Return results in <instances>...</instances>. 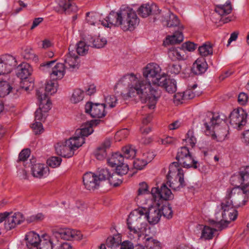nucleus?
<instances>
[{"label":"nucleus","instance_id":"nucleus-1","mask_svg":"<svg viewBox=\"0 0 249 249\" xmlns=\"http://www.w3.org/2000/svg\"><path fill=\"white\" fill-rule=\"evenodd\" d=\"M160 67L156 63H149L143 69L142 79H138L134 74L124 76L118 82L117 85H127V93L124 95V99L134 98L147 103L149 109L155 108L160 92L158 90V85L161 80L164 73H161Z\"/></svg>","mask_w":249,"mask_h":249},{"label":"nucleus","instance_id":"nucleus-2","mask_svg":"<svg viewBox=\"0 0 249 249\" xmlns=\"http://www.w3.org/2000/svg\"><path fill=\"white\" fill-rule=\"evenodd\" d=\"M204 121L206 135L211 136L212 139L217 141L221 142L225 139L227 134L226 129L219 127L221 124H225V123L219 115L209 113Z\"/></svg>","mask_w":249,"mask_h":249},{"label":"nucleus","instance_id":"nucleus-3","mask_svg":"<svg viewBox=\"0 0 249 249\" xmlns=\"http://www.w3.org/2000/svg\"><path fill=\"white\" fill-rule=\"evenodd\" d=\"M227 195L221 204L223 211L234 209L246 204L249 197V190L238 191V188L228 189Z\"/></svg>","mask_w":249,"mask_h":249},{"label":"nucleus","instance_id":"nucleus-4","mask_svg":"<svg viewBox=\"0 0 249 249\" xmlns=\"http://www.w3.org/2000/svg\"><path fill=\"white\" fill-rule=\"evenodd\" d=\"M147 211L148 209L143 207L139 208L135 211V212L139 214L140 216L134 220L132 218V213H131L127 219V224L130 232L138 239L142 237V235L144 234L146 231L147 224L142 222L141 216L144 215V218L146 219Z\"/></svg>","mask_w":249,"mask_h":249},{"label":"nucleus","instance_id":"nucleus-5","mask_svg":"<svg viewBox=\"0 0 249 249\" xmlns=\"http://www.w3.org/2000/svg\"><path fill=\"white\" fill-rule=\"evenodd\" d=\"M120 26L124 31H133L139 23L137 15L131 8L122 6L119 10Z\"/></svg>","mask_w":249,"mask_h":249},{"label":"nucleus","instance_id":"nucleus-6","mask_svg":"<svg viewBox=\"0 0 249 249\" xmlns=\"http://www.w3.org/2000/svg\"><path fill=\"white\" fill-rule=\"evenodd\" d=\"M176 159L178 161L172 162L170 165V169L179 168V165L185 168L197 169L199 167V163L193 158L186 146L178 149Z\"/></svg>","mask_w":249,"mask_h":249},{"label":"nucleus","instance_id":"nucleus-7","mask_svg":"<svg viewBox=\"0 0 249 249\" xmlns=\"http://www.w3.org/2000/svg\"><path fill=\"white\" fill-rule=\"evenodd\" d=\"M84 143L82 138L71 137L64 142L57 143L55 146L56 153L64 158H70L74 151Z\"/></svg>","mask_w":249,"mask_h":249},{"label":"nucleus","instance_id":"nucleus-8","mask_svg":"<svg viewBox=\"0 0 249 249\" xmlns=\"http://www.w3.org/2000/svg\"><path fill=\"white\" fill-rule=\"evenodd\" d=\"M167 179L166 183L175 191H178L186 185L184 180V171L182 168L172 169L169 166Z\"/></svg>","mask_w":249,"mask_h":249},{"label":"nucleus","instance_id":"nucleus-9","mask_svg":"<svg viewBox=\"0 0 249 249\" xmlns=\"http://www.w3.org/2000/svg\"><path fill=\"white\" fill-rule=\"evenodd\" d=\"M122 151L123 155L119 152H116L112 154L111 157L108 159V163L110 166L117 167L124 162V158L127 159L133 158L136 154V150L132 145L124 147L122 148Z\"/></svg>","mask_w":249,"mask_h":249},{"label":"nucleus","instance_id":"nucleus-10","mask_svg":"<svg viewBox=\"0 0 249 249\" xmlns=\"http://www.w3.org/2000/svg\"><path fill=\"white\" fill-rule=\"evenodd\" d=\"M50 237L47 234H43L41 238L39 235L34 231H30L28 232L25 236L26 241V245L28 248L32 249H48L49 248V243L45 239L46 237L45 236Z\"/></svg>","mask_w":249,"mask_h":249},{"label":"nucleus","instance_id":"nucleus-11","mask_svg":"<svg viewBox=\"0 0 249 249\" xmlns=\"http://www.w3.org/2000/svg\"><path fill=\"white\" fill-rule=\"evenodd\" d=\"M42 89L36 90V95L39 102V108L35 113V120L43 121L45 119L46 113L51 109V103L50 100L47 99L46 95H43V99L42 97Z\"/></svg>","mask_w":249,"mask_h":249},{"label":"nucleus","instance_id":"nucleus-12","mask_svg":"<svg viewBox=\"0 0 249 249\" xmlns=\"http://www.w3.org/2000/svg\"><path fill=\"white\" fill-rule=\"evenodd\" d=\"M222 216L223 219L220 221H215L213 219L209 220L210 224L211 226H214L220 231L226 228L231 221H234L236 219L237 211L235 208L229 210H225L222 213Z\"/></svg>","mask_w":249,"mask_h":249},{"label":"nucleus","instance_id":"nucleus-13","mask_svg":"<svg viewBox=\"0 0 249 249\" xmlns=\"http://www.w3.org/2000/svg\"><path fill=\"white\" fill-rule=\"evenodd\" d=\"M53 235L64 240H80L82 234L80 231L72 230L68 228H54L52 230Z\"/></svg>","mask_w":249,"mask_h":249},{"label":"nucleus","instance_id":"nucleus-14","mask_svg":"<svg viewBox=\"0 0 249 249\" xmlns=\"http://www.w3.org/2000/svg\"><path fill=\"white\" fill-rule=\"evenodd\" d=\"M164 26L168 27H176L179 25V21L177 16L172 13L169 10H160V15L156 17Z\"/></svg>","mask_w":249,"mask_h":249},{"label":"nucleus","instance_id":"nucleus-15","mask_svg":"<svg viewBox=\"0 0 249 249\" xmlns=\"http://www.w3.org/2000/svg\"><path fill=\"white\" fill-rule=\"evenodd\" d=\"M151 194L155 201L157 199L169 200L174 198V195L165 183L162 184L160 189L158 187L152 188Z\"/></svg>","mask_w":249,"mask_h":249},{"label":"nucleus","instance_id":"nucleus-16","mask_svg":"<svg viewBox=\"0 0 249 249\" xmlns=\"http://www.w3.org/2000/svg\"><path fill=\"white\" fill-rule=\"evenodd\" d=\"M17 65V61L14 57L5 54L0 57V75L9 73Z\"/></svg>","mask_w":249,"mask_h":249},{"label":"nucleus","instance_id":"nucleus-17","mask_svg":"<svg viewBox=\"0 0 249 249\" xmlns=\"http://www.w3.org/2000/svg\"><path fill=\"white\" fill-rule=\"evenodd\" d=\"M85 111L89 113L93 118H101L106 114L105 105L104 104L88 102L85 105Z\"/></svg>","mask_w":249,"mask_h":249},{"label":"nucleus","instance_id":"nucleus-18","mask_svg":"<svg viewBox=\"0 0 249 249\" xmlns=\"http://www.w3.org/2000/svg\"><path fill=\"white\" fill-rule=\"evenodd\" d=\"M247 118V113L243 109H234L230 114V124L240 127L246 124Z\"/></svg>","mask_w":249,"mask_h":249},{"label":"nucleus","instance_id":"nucleus-19","mask_svg":"<svg viewBox=\"0 0 249 249\" xmlns=\"http://www.w3.org/2000/svg\"><path fill=\"white\" fill-rule=\"evenodd\" d=\"M7 218L4 222V228L6 230H10L15 228L17 225L22 223L25 218L20 213H6Z\"/></svg>","mask_w":249,"mask_h":249},{"label":"nucleus","instance_id":"nucleus-20","mask_svg":"<svg viewBox=\"0 0 249 249\" xmlns=\"http://www.w3.org/2000/svg\"><path fill=\"white\" fill-rule=\"evenodd\" d=\"M71 46L69 48V53L65 56L64 65L66 70L72 71L78 68L79 63L78 62V56L73 52Z\"/></svg>","mask_w":249,"mask_h":249},{"label":"nucleus","instance_id":"nucleus-21","mask_svg":"<svg viewBox=\"0 0 249 249\" xmlns=\"http://www.w3.org/2000/svg\"><path fill=\"white\" fill-rule=\"evenodd\" d=\"M83 181L85 188L89 190H94L98 189L100 183L94 173L87 172L83 177Z\"/></svg>","mask_w":249,"mask_h":249},{"label":"nucleus","instance_id":"nucleus-22","mask_svg":"<svg viewBox=\"0 0 249 249\" xmlns=\"http://www.w3.org/2000/svg\"><path fill=\"white\" fill-rule=\"evenodd\" d=\"M138 14L142 18H146L151 14L159 15L160 11L158 6L155 3L142 4L137 10ZM158 16H157V17Z\"/></svg>","mask_w":249,"mask_h":249},{"label":"nucleus","instance_id":"nucleus-23","mask_svg":"<svg viewBox=\"0 0 249 249\" xmlns=\"http://www.w3.org/2000/svg\"><path fill=\"white\" fill-rule=\"evenodd\" d=\"M99 120H92L90 123H88L82 126L80 129H78L76 130L75 135L73 137L82 138L85 142V137H88L93 132L92 126L97 125Z\"/></svg>","mask_w":249,"mask_h":249},{"label":"nucleus","instance_id":"nucleus-24","mask_svg":"<svg viewBox=\"0 0 249 249\" xmlns=\"http://www.w3.org/2000/svg\"><path fill=\"white\" fill-rule=\"evenodd\" d=\"M161 216V209L159 207L151 206L148 209L146 219L150 224L155 225L158 223Z\"/></svg>","mask_w":249,"mask_h":249},{"label":"nucleus","instance_id":"nucleus-25","mask_svg":"<svg viewBox=\"0 0 249 249\" xmlns=\"http://www.w3.org/2000/svg\"><path fill=\"white\" fill-rule=\"evenodd\" d=\"M30 161L32 175L34 177L41 178L47 174L48 168L45 164L39 163L35 164L34 159L31 160Z\"/></svg>","mask_w":249,"mask_h":249},{"label":"nucleus","instance_id":"nucleus-26","mask_svg":"<svg viewBox=\"0 0 249 249\" xmlns=\"http://www.w3.org/2000/svg\"><path fill=\"white\" fill-rule=\"evenodd\" d=\"M119 10L118 12H111L108 16L102 20V25L105 27L110 28L112 26H120Z\"/></svg>","mask_w":249,"mask_h":249},{"label":"nucleus","instance_id":"nucleus-27","mask_svg":"<svg viewBox=\"0 0 249 249\" xmlns=\"http://www.w3.org/2000/svg\"><path fill=\"white\" fill-rule=\"evenodd\" d=\"M159 86L164 88L170 93H173L177 90L176 81L174 79H167L166 74L161 77V80L158 85V87Z\"/></svg>","mask_w":249,"mask_h":249},{"label":"nucleus","instance_id":"nucleus-28","mask_svg":"<svg viewBox=\"0 0 249 249\" xmlns=\"http://www.w3.org/2000/svg\"><path fill=\"white\" fill-rule=\"evenodd\" d=\"M46 243H49V248L51 249H74L71 244L65 242H60L56 239L50 238L47 236H45Z\"/></svg>","mask_w":249,"mask_h":249},{"label":"nucleus","instance_id":"nucleus-29","mask_svg":"<svg viewBox=\"0 0 249 249\" xmlns=\"http://www.w3.org/2000/svg\"><path fill=\"white\" fill-rule=\"evenodd\" d=\"M208 69V64L205 58H198L193 65L192 71L196 75H200L204 73Z\"/></svg>","mask_w":249,"mask_h":249},{"label":"nucleus","instance_id":"nucleus-30","mask_svg":"<svg viewBox=\"0 0 249 249\" xmlns=\"http://www.w3.org/2000/svg\"><path fill=\"white\" fill-rule=\"evenodd\" d=\"M66 70L63 63H57L50 72L51 78L53 80L61 79L65 75Z\"/></svg>","mask_w":249,"mask_h":249},{"label":"nucleus","instance_id":"nucleus-31","mask_svg":"<svg viewBox=\"0 0 249 249\" xmlns=\"http://www.w3.org/2000/svg\"><path fill=\"white\" fill-rule=\"evenodd\" d=\"M56 80H50L46 83L45 85V92H44V89L43 88H39L37 89V90H39L40 89H42L43 91L42 93V97L43 98V95H46L47 99L49 100L48 98V95H52L55 93L56 92L57 90V88H58V83L56 81Z\"/></svg>","mask_w":249,"mask_h":249},{"label":"nucleus","instance_id":"nucleus-32","mask_svg":"<svg viewBox=\"0 0 249 249\" xmlns=\"http://www.w3.org/2000/svg\"><path fill=\"white\" fill-rule=\"evenodd\" d=\"M31 72L30 66L27 63H23L18 67L16 74L20 79H26L30 75Z\"/></svg>","mask_w":249,"mask_h":249},{"label":"nucleus","instance_id":"nucleus-33","mask_svg":"<svg viewBox=\"0 0 249 249\" xmlns=\"http://www.w3.org/2000/svg\"><path fill=\"white\" fill-rule=\"evenodd\" d=\"M168 54L173 61L183 60L184 57V52L181 48L172 47L169 49Z\"/></svg>","mask_w":249,"mask_h":249},{"label":"nucleus","instance_id":"nucleus-34","mask_svg":"<svg viewBox=\"0 0 249 249\" xmlns=\"http://www.w3.org/2000/svg\"><path fill=\"white\" fill-rule=\"evenodd\" d=\"M72 0H60L58 5L63 11L70 13L75 12L77 11V7L72 2Z\"/></svg>","mask_w":249,"mask_h":249},{"label":"nucleus","instance_id":"nucleus-35","mask_svg":"<svg viewBox=\"0 0 249 249\" xmlns=\"http://www.w3.org/2000/svg\"><path fill=\"white\" fill-rule=\"evenodd\" d=\"M232 10L231 2L227 1L225 4L217 5L215 7V12L220 16H225L230 14Z\"/></svg>","mask_w":249,"mask_h":249},{"label":"nucleus","instance_id":"nucleus-36","mask_svg":"<svg viewBox=\"0 0 249 249\" xmlns=\"http://www.w3.org/2000/svg\"><path fill=\"white\" fill-rule=\"evenodd\" d=\"M200 229L201 230L200 238L205 240H210L213 238L214 231L218 230V228L213 226L214 228H211L208 226L199 225Z\"/></svg>","mask_w":249,"mask_h":249},{"label":"nucleus","instance_id":"nucleus-37","mask_svg":"<svg viewBox=\"0 0 249 249\" xmlns=\"http://www.w3.org/2000/svg\"><path fill=\"white\" fill-rule=\"evenodd\" d=\"M241 178L242 179L243 186L241 189L238 191H243L244 189L249 190V166L240 169Z\"/></svg>","mask_w":249,"mask_h":249},{"label":"nucleus","instance_id":"nucleus-38","mask_svg":"<svg viewBox=\"0 0 249 249\" xmlns=\"http://www.w3.org/2000/svg\"><path fill=\"white\" fill-rule=\"evenodd\" d=\"M86 20L92 25L102 24L101 16L97 13L93 12L87 13Z\"/></svg>","mask_w":249,"mask_h":249},{"label":"nucleus","instance_id":"nucleus-39","mask_svg":"<svg viewBox=\"0 0 249 249\" xmlns=\"http://www.w3.org/2000/svg\"><path fill=\"white\" fill-rule=\"evenodd\" d=\"M143 235H142V236ZM143 239H144V245L146 249H160V243L152 237H146L147 235L145 232Z\"/></svg>","mask_w":249,"mask_h":249},{"label":"nucleus","instance_id":"nucleus-40","mask_svg":"<svg viewBox=\"0 0 249 249\" xmlns=\"http://www.w3.org/2000/svg\"><path fill=\"white\" fill-rule=\"evenodd\" d=\"M183 40V36L182 32L180 31H176L172 36L167 37L166 41H164V43L171 44H178L182 42Z\"/></svg>","mask_w":249,"mask_h":249},{"label":"nucleus","instance_id":"nucleus-41","mask_svg":"<svg viewBox=\"0 0 249 249\" xmlns=\"http://www.w3.org/2000/svg\"><path fill=\"white\" fill-rule=\"evenodd\" d=\"M15 89H13L8 82L6 81H0V97H4L10 92H15Z\"/></svg>","mask_w":249,"mask_h":249},{"label":"nucleus","instance_id":"nucleus-42","mask_svg":"<svg viewBox=\"0 0 249 249\" xmlns=\"http://www.w3.org/2000/svg\"><path fill=\"white\" fill-rule=\"evenodd\" d=\"M150 157L147 159H137L133 161V166L135 168L138 170H142L143 168L147 165V164L150 162L154 158V154L153 153L149 154Z\"/></svg>","mask_w":249,"mask_h":249},{"label":"nucleus","instance_id":"nucleus-43","mask_svg":"<svg viewBox=\"0 0 249 249\" xmlns=\"http://www.w3.org/2000/svg\"><path fill=\"white\" fill-rule=\"evenodd\" d=\"M122 241L121 236L120 234L114 235L113 236L108 237L106 240L107 246L108 248H115L120 245Z\"/></svg>","mask_w":249,"mask_h":249},{"label":"nucleus","instance_id":"nucleus-44","mask_svg":"<svg viewBox=\"0 0 249 249\" xmlns=\"http://www.w3.org/2000/svg\"><path fill=\"white\" fill-rule=\"evenodd\" d=\"M84 92L80 89H76L73 90L70 101L73 104H77L83 100Z\"/></svg>","mask_w":249,"mask_h":249},{"label":"nucleus","instance_id":"nucleus-45","mask_svg":"<svg viewBox=\"0 0 249 249\" xmlns=\"http://www.w3.org/2000/svg\"><path fill=\"white\" fill-rule=\"evenodd\" d=\"M95 174L100 184L102 181L108 180L110 175V173L107 168H99Z\"/></svg>","mask_w":249,"mask_h":249},{"label":"nucleus","instance_id":"nucleus-46","mask_svg":"<svg viewBox=\"0 0 249 249\" xmlns=\"http://www.w3.org/2000/svg\"><path fill=\"white\" fill-rule=\"evenodd\" d=\"M198 51L202 56H206L213 54L212 45L209 42L203 44L202 46L199 47Z\"/></svg>","mask_w":249,"mask_h":249},{"label":"nucleus","instance_id":"nucleus-47","mask_svg":"<svg viewBox=\"0 0 249 249\" xmlns=\"http://www.w3.org/2000/svg\"><path fill=\"white\" fill-rule=\"evenodd\" d=\"M90 42L92 43V47L96 48H102L107 43L106 39L100 36L91 38Z\"/></svg>","mask_w":249,"mask_h":249},{"label":"nucleus","instance_id":"nucleus-48","mask_svg":"<svg viewBox=\"0 0 249 249\" xmlns=\"http://www.w3.org/2000/svg\"><path fill=\"white\" fill-rule=\"evenodd\" d=\"M197 84H195L192 86L188 87V89L184 92L185 94V99H191L194 98L196 95H198V94L196 93L195 91H194V90L197 87Z\"/></svg>","mask_w":249,"mask_h":249},{"label":"nucleus","instance_id":"nucleus-49","mask_svg":"<svg viewBox=\"0 0 249 249\" xmlns=\"http://www.w3.org/2000/svg\"><path fill=\"white\" fill-rule=\"evenodd\" d=\"M89 50V46L84 41H80L77 44L76 52L79 55H85Z\"/></svg>","mask_w":249,"mask_h":249},{"label":"nucleus","instance_id":"nucleus-50","mask_svg":"<svg viewBox=\"0 0 249 249\" xmlns=\"http://www.w3.org/2000/svg\"><path fill=\"white\" fill-rule=\"evenodd\" d=\"M231 183L236 187H239L240 185L243 186L242 179L241 178V174L240 171L237 174L232 176L230 178Z\"/></svg>","mask_w":249,"mask_h":249},{"label":"nucleus","instance_id":"nucleus-51","mask_svg":"<svg viewBox=\"0 0 249 249\" xmlns=\"http://www.w3.org/2000/svg\"><path fill=\"white\" fill-rule=\"evenodd\" d=\"M161 215L167 219H170L173 217V211L171 206L168 204L167 205H164L161 209Z\"/></svg>","mask_w":249,"mask_h":249},{"label":"nucleus","instance_id":"nucleus-52","mask_svg":"<svg viewBox=\"0 0 249 249\" xmlns=\"http://www.w3.org/2000/svg\"><path fill=\"white\" fill-rule=\"evenodd\" d=\"M61 162L62 159L61 158L58 157H52L47 160V163L49 166L52 168H55L59 166Z\"/></svg>","mask_w":249,"mask_h":249},{"label":"nucleus","instance_id":"nucleus-53","mask_svg":"<svg viewBox=\"0 0 249 249\" xmlns=\"http://www.w3.org/2000/svg\"><path fill=\"white\" fill-rule=\"evenodd\" d=\"M129 170L128 165L126 163L123 162L116 167L115 173L118 175L123 176L125 175Z\"/></svg>","mask_w":249,"mask_h":249},{"label":"nucleus","instance_id":"nucleus-54","mask_svg":"<svg viewBox=\"0 0 249 249\" xmlns=\"http://www.w3.org/2000/svg\"><path fill=\"white\" fill-rule=\"evenodd\" d=\"M117 100L114 95L107 96L105 98V107L108 106L110 108H113L116 106Z\"/></svg>","mask_w":249,"mask_h":249},{"label":"nucleus","instance_id":"nucleus-55","mask_svg":"<svg viewBox=\"0 0 249 249\" xmlns=\"http://www.w3.org/2000/svg\"><path fill=\"white\" fill-rule=\"evenodd\" d=\"M107 150L103 147H98L95 152V156L97 159L103 160L107 156Z\"/></svg>","mask_w":249,"mask_h":249},{"label":"nucleus","instance_id":"nucleus-56","mask_svg":"<svg viewBox=\"0 0 249 249\" xmlns=\"http://www.w3.org/2000/svg\"><path fill=\"white\" fill-rule=\"evenodd\" d=\"M55 62V60H52L44 62L40 65L39 69L44 72H50V70L53 69V65Z\"/></svg>","mask_w":249,"mask_h":249},{"label":"nucleus","instance_id":"nucleus-57","mask_svg":"<svg viewBox=\"0 0 249 249\" xmlns=\"http://www.w3.org/2000/svg\"><path fill=\"white\" fill-rule=\"evenodd\" d=\"M30 155V150L29 149L26 148L23 149L19 154L17 162L26 161Z\"/></svg>","mask_w":249,"mask_h":249},{"label":"nucleus","instance_id":"nucleus-58","mask_svg":"<svg viewBox=\"0 0 249 249\" xmlns=\"http://www.w3.org/2000/svg\"><path fill=\"white\" fill-rule=\"evenodd\" d=\"M168 72L172 74H178L181 71V66L179 64H171L167 68Z\"/></svg>","mask_w":249,"mask_h":249},{"label":"nucleus","instance_id":"nucleus-59","mask_svg":"<svg viewBox=\"0 0 249 249\" xmlns=\"http://www.w3.org/2000/svg\"><path fill=\"white\" fill-rule=\"evenodd\" d=\"M118 175L116 173L112 174V175H110L108 178V181L110 184L114 187H117L121 184L122 180L121 179L118 178L116 176Z\"/></svg>","mask_w":249,"mask_h":249},{"label":"nucleus","instance_id":"nucleus-60","mask_svg":"<svg viewBox=\"0 0 249 249\" xmlns=\"http://www.w3.org/2000/svg\"><path fill=\"white\" fill-rule=\"evenodd\" d=\"M45 218V216L42 213H38L36 214L33 215L28 217L27 219L29 223L37 222L42 221Z\"/></svg>","mask_w":249,"mask_h":249},{"label":"nucleus","instance_id":"nucleus-61","mask_svg":"<svg viewBox=\"0 0 249 249\" xmlns=\"http://www.w3.org/2000/svg\"><path fill=\"white\" fill-rule=\"evenodd\" d=\"M31 127L36 135L41 134L43 132V128L41 123L36 122L32 124Z\"/></svg>","mask_w":249,"mask_h":249},{"label":"nucleus","instance_id":"nucleus-62","mask_svg":"<svg viewBox=\"0 0 249 249\" xmlns=\"http://www.w3.org/2000/svg\"><path fill=\"white\" fill-rule=\"evenodd\" d=\"M186 140L192 147L195 145L196 142V139L194 135V131L192 130H189L188 131Z\"/></svg>","mask_w":249,"mask_h":249},{"label":"nucleus","instance_id":"nucleus-63","mask_svg":"<svg viewBox=\"0 0 249 249\" xmlns=\"http://www.w3.org/2000/svg\"><path fill=\"white\" fill-rule=\"evenodd\" d=\"M140 187L138 191V195L147 194L149 193L148 185L145 182L140 183Z\"/></svg>","mask_w":249,"mask_h":249},{"label":"nucleus","instance_id":"nucleus-64","mask_svg":"<svg viewBox=\"0 0 249 249\" xmlns=\"http://www.w3.org/2000/svg\"><path fill=\"white\" fill-rule=\"evenodd\" d=\"M24 53V58L27 59H33L35 56L32 49L30 47H26L25 48Z\"/></svg>","mask_w":249,"mask_h":249}]
</instances>
